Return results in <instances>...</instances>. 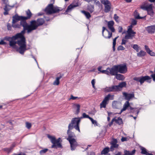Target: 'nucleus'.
I'll return each mask as SVG.
<instances>
[{"mask_svg":"<svg viewBox=\"0 0 155 155\" xmlns=\"http://www.w3.org/2000/svg\"><path fill=\"white\" fill-rule=\"evenodd\" d=\"M81 120L78 118L75 117L73 118L71 121V122L69 124L68 126V130H67V134L68 135V138L67 140L73 139L72 137L75 136L74 133L72 132L70 130L74 128L78 130L79 132H80L79 129V123Z\"/></svg>","mask_w":155,"mask_h":155,"instance_id":"nucleus-2","label":"nucleus"},{"mask_svg":"<svg viewBox=\"0 0 155 155\" xmlns=\"http://www.w3.org/2000/svg\"><path fill=\"white\" fill-rule=\"evenodd\" d=\"M58 77H56V80L53 82V84L54 85H59L60 82V79L63 76V74L58 73L57 74Z\"/></svg>","mask_w":155,"mask_h":155,"instance_id":"nucleus-18","label":"nucleus"},{"mask_svg":"<svg viewBox=\"0 0 155 155\" xmlns=\"http://www.w3.org/2000/svg\"><path fill=\"white\" fill-rule=\"evenodd\" d=\"M111 146L114 147V148H117L118 147V144H111Z\"/></svg>","mask_w":155,"mask_h":155,"instance_id":"nucleus-52","label":"nucleus"},{"mask_svg":"<svg viewBox=\"0 0 155 155\" xmlns=\"http://www.w3.org/2000/svg\"><path fill=\"white\" fill-rule=\"evenodd\" d=\"M130 106L129 101H127L124 104L123 108L121 110L120 112L118 114H120L123 111L126 110L127 107H130Z\"/></svg>","mask_w":155,"mask_h":155,"instance_id":"nucleus-23","label":"nucleus"},{"mask_svg":"<svg viewBox=\"0 0 155 155\" xmlns=\"http://www.w3.org/2000/svg\"><path fill=\"white\" fill-rule=\"evenodd\" d=\"M44 22V20L43 18L38 19L37 21H32L30 22V25L27 26V31L29 33L32 31L36 29L38 26L42 25Z\"/></svg>","mask_w":155,"mask_h":155,"instance_id":"nucleus-4","label":"nucleus"},{"mask_svg":"<svg viewBox=\"0 0 155 155\" xmlns=\"http://www.w3.org/2000/svg\"><path fill=\"white\" fill-rule=\"evenodd\" d=\"M48 150V149H44L41 150L40 151L39 153L40 154H42L45 153Z\"/></svg>","mask_w":155,"mask_h":155,"instance_id":"nucleus-42","label":"nucleus"},{"mask_svg":"<svg viewBox=\"0 0 155 155\" xmlns=\"http://www.w3.org/2000/svg\"><path fill=\"white\" fill-rule=\"evenodd\" d=\"M117 140L116 139H114L113 141L111 142L110 144H117Z\"/></svg>","mask_w":155,"mask_h":155,"instance_id":"nucleus-50","label":"nucleus"},{"mask_svg":"<svg viewBox=\"0 0 155 155\" xmlns=\"http://www.w3.org/2000/svg\"><path fill=\"white\" fill-rule=\"evenodd\" d=\"M21 25L18 24H16V23H12V26L14 28H20Z\"/></svg>","mask_w":155,"mask_h":155,"instance_id":"nucleus-41","label":"nucleus"},{"mask_svg":"<svg viewBox=\"0 0 155 155\" xmlns=\"http://www.w3.org/2000/svg\"><path fill=\"white\" fill-rule=\"evenodd\" d=\"M0 42L1 45H5L6 44L3 40H1Z\"/></svg>","mask_w":155,"mask_h":155,"instance_id":"nucleus-61","label":"nucleus"},{"mask_svg":"<svg viewBox=\"0 0 155 155\" xmlns=\"http://www.w3.org/2000/svg\"><path fill=\"white\" fill-rule=\"evenodd\" d=\"M136 150H133L132 151L125 150L124 151V154L121 155L122 153L121 152H118L117 153L115 154V155H133L135 153Z\"/></svg>","mask_w":155,"mask_h":155,"instance_id":"nucleus-15","label":"nucleus"},{"mask_svg":"<svg viewBox=\"0 0 155 155\" xmlns=\"http://www.w3.org/2000/svg\"><path fill=\"white\" fill-rule=\"evenodd\" d=\"M134 16L135 18L136 19H142L143 17H140L139 16V14L136 11H135L134 13Z\"/></svg>","mask_w":155,"mask_h":155,"instance_id":"nucleus-35","label":"nucleus"},{"mask_svg":"<svg viewBox=\"0 0 155 155\" xmlns=\"http://www.w3.org/2000/svg\"><path fill=\"white\" fill-rule=\"evenodd\" d=\"M137 108H133L131 106H130V109L128 110L129 111L130 113H135L137 115L139 112V110H137Z\"/></svg>","mask_w":155,"mask_h":155,"instance_id":"nucleus-22","label":"nucleus"},{"mask_svg":"<svg viewBox=\"0 0 155 155\" xmlns=\"http://www.w3.org/2000/svg\"><path fill=\"white\" fill-rule=\"evenodd\" d=\"M13 147H10L9 148H5L3 149V150L4 151H6V152L8 153H9L12 151V150Z\"/></svg>","mask_w":155,"mask_h":155,"instance_id":"nucleus-39","label":"nucleus"},{"mask_svg":"<svg viewBox=\"0 0 155 155\" xmlns=\"http://www.w3.org/2000/svg\"><path fill=\"white\" fill-rule=\"evenodd\" d=\"M114 119L115 123L118 125H121L123 124L122 119L120 117H118L117 119H116L115 118H114Z\"/></svg>","mask_w":155,"mask_h":155,"instance_id":"nucleus-26","label":"nucleus"},{"mask_svg":"<svg viewBox=\"0 0 155 155\" xmlns=\"http://www.w3.org/2000/svg\"><path fill=\"white\" fill-rule=\"evenodd\" d=\"M21 20L20 24L24 28V33L25 30H27L28 25L26 21L24 20V16H19L17 14L15 15L12 17V23H16L17 21Z\"/></svg>","mask_w":155,"mask_h":155,"instance_id":"nucleus-6","label":"nucleus"},{"mask_svg":"<svg viewBox=\"0 0 155 155\" xmlns=\"http://www.w3.org/2000/svg\"><path fill=\"white\" fill-rule=\"evenodd\" d=\"M126 42V40H124V39H123L122 40V42L121 43L122 45H124L125 44Z\"/></svg>","mask_w":155,"mask_h":155,"instance_id":"nucleus-62","label":"nucleus"},{"mask_svg":"<svg viewBox=\"0 0 155 155\" xmlns=\"http://www.w3.org/2000/svg\"><path fill=\"white\" fill-rule=\"evenodd\" d=\"M76 6V5L71 4L68 7L66 12H70L74 7Z\"/></svg>","mask_w":155,"mask_h":155,"instance_id":"nucleus-27","label":"nucleus"},{"mask_svg":"<svg viewBox=\"0 0 155 155\" xmlns=\"http://www.w3.org/2000/svg\"><path fill=\"white\" fill-rule=\"evenodd\" d=\"M73 106L76 109V111L75 114H78L80 112V105L79 104H74Z\"/></svg>","mask_w":155,"mask_h":155,"instance_id":"nucleus-25","label":"nucleus"},{"mask_svg":"<svg viewBox=\"0 0 155 155\" xmlns=\"http://www.w3.org/2000/svg\"><path fill=\"white\" fill-rule=\"evenodd\" d=\"M115 148H114V147H112L111 146L110 149V150L111 151H113L114 150Z\"/></svg>","mask_w":155,"mask_h":155,"instance_id":"nucleus-63","label":"nucleus"},{"mask_svg":"<svg viewBox=\"0 0 155 155\" xmlns=\"http://www.w3.org/2000/svg\"><path fill=\"white\" fill-rule=\"evenodd\" d=\"M10 7L11 8H13L14 7V6H10L8 5H5V6L4 8V10H7V11H9V10L10 9V8H9L8 7Z\"/></svg>","mask_w":155,"mask_h":155,"instance_id":"nucleus-43","label":"nucleus"},{"mask_svg":"<svg viewBox=\"0 0 155 155\" xmlns=\"http://www.w3.org/2000/svg\"><path fill=\"white\" fill-rule=\"evenodd\" d=\"M95 4L99 7L101 5V4L99 1H97L95 2Z\"/></svg>","mask_w":155,"mask_h":155,"instance_id":"nucleus-58","label":"nucleus"},{"mask_svg":"<svg viewBox=\"0 0 155 155\" xmlns=\"http://www.w3.org/2000/svg\"><path fill=\"white\" fill-rule=\"evenodd\" d=\"M26 13L27 15V16H24V18L25 21L27 19H30L32 15L29 9H28L27 11H26Z\"/></svg>","mask_w":155,"mask_h":155,"instance_id":"nucleus-24","label":"nucleus"},{"mask_svg":"<svg viewBox=\"0 0 155 155\" xmlns=\"http://www.w3.org/2000/svg\"><path fill=\"white\" fill-rule=\"evenodd\" d=\"M114 95H111L109 94H107L104 98L102 102L100 104V107L105 108L106 105L107 104V102L109 99L110 100H113L114 99Z\"/></svg>","mask_w":155,"mask_h":155,"instance_id":"nucleus-10","label":"nucleus"},{"mask_svg":"<svg viewBox=\"0 0 155 155\" xmlns=\"http://www.w3.org/2000/svg\"><path fill=\"white\" fill-rule=\"evenodd\" d=\"M87 9L91 13H92L94 10V7L92 5H89L87 7Z\"/></svg>","mask_w":155,"mask_h":155,"instance_id":"nucleus-36","label":"nucleus"},{"mask_svg":"<svg viewBox=\"0 0 155 155\" xmlns=\"http://www.w3.org/2000/svg\"><path fill=\"white\" fill-rule=\"evenodd\" d=\"M114 24V22L112 21H110L107 23L108 27L109 28L112 32H114L115 31V29L113 27Z\"/></svg>","mask_w":155,"mask_h":155,"instance_id":"nucleus-19","label":"nucleus"},{"mask_svg":"<svg viewBox=\"0 0 155 155\" xmlns=\"http://www.w3.org/2000/svg\"><path fill=\"white\" fill-rule=\"evenodd\" d=\"M102 34L106 38L110 39L112 36V33L106 29L104 27H103L102 28Z\"/></svg>","mask_w":155,"mask_h":155,"instance_id":"nucleus-12","label":"nucleus"},{"mask_svg":"<svg viewBox=\"0 0 155 155\" xmlns=\"http://www.w3.org/2000/svg\"><path fill=\"white\" fill-rule=\"evenodd\" d=\"M134 80L138 82H140V80H141V77H135L133 79Z\"/></svg>","mask_w":155,"mask_h":155,"instance_id":"nucleus-46","label":"nucleus"},{"mask_svg":"<svg viewBox=\"0 0 155 155\" xmlns=\"http://www.w3.org/2000/svg\"><path fill=\"white\" fill-rule=\"evenodd\" d=\"M123 95L125 97L126 99L128 100L127 101H128L131 98L134 97V93L128 94L126 92H123Z\"/></svg>","mask_w":155,"mask_h":155,"instance_id":"nucleus-17","label":"nucleus"},{"mask_svg":"<svg viewBox=\"0 0 155 155\" xmlns=\"http://www.w3.org/2000/svg\"><path fill=\"white\" fill-rule=\"evenodd\" d=\"M137 23V21L135 20L132 19L131 25L128 27L127 30V34L125 36V38L126 39H132L136 33L133 31L132 28L133 25H136Z\"/></svg>","mask_w":155,"mask_h":155,"instance_id":"nucleus-5","label":"nucleus"},{"mask_svg":"<svg viewBox=\"0 0 155 155\" xmlns=\"http://www.w3.org/2000/svg\"><path fill=\"white\" fill-rule=\"evenodd\" d=\"M71 145V150H75L76 147L78 146V143L75 139L68 140Z\"/></svg>","mask_w":155,"mask_h":155,"instance_id":"nucleus-13","label":"nucleus"},{"mask_svg":"<svg viewBox=\"0 0 155 155\" xmlns=\"http://www.w3.org/2000/svg\"><path fill=\"white\" fill-rule=\"evenodd\" d=\"M145 3L144 4L141 5L140 8L143 10L147 11L148 14L153 16L154 14V12L152 9V5L151 4L147 5Z\"/></svg>","mask_w":155,"mask_h":155,"instance_id":"nucleus-9","label":"nucleus"},{"mask_svg":"<svg viewBox=\"0 0 155 155\" xmlns=\"http://www.w3.org/2000/svg\"><path fill=\"white\" fill-rule=\"evenodd\" d=\"M116 78L118 80H122L124 79V76L123 75L117 74L116 75Z\"/></svg>","mask_w":155,"mask_h":155,"instance_id":"nucleus-30","label":"nucleus"},{"mask_svg":"<svg viewBox=\"0 0 155 155\" xmlns=\"http://www.w3.org/2000/svg\"><path fill=\"white\" fill-rule=\"evenodd\" d=\"M133 48L136 50L137 52H138L139 51V47L137 45H134L133 46Z\"/></svg>","mask_w":155,"mask_h":155,"instance_id":"nucleus-44","label":"nucleus"},{"mask_svg":"<svg viewBox=\"0 0 155 155\" xmlns=\"http://www.w3.org/2000/svg\"><path fill=\"white\" fill-rule=\"evenodd\" d=\"M122 142H124L127 140V138L126 137H122L121 139Z\"/></svg>","mask_w":155,"mask_h":155,"instance_id":"nucleus-55","label":"nucleus"},{"mask_svg":"<svg viewBox=\"0 0 155 155\" xmlns=\"http://www.w3.org/2000/svg\"><path fill=\"white\" fill-rule=\"evenodd\" d=\"M24 33V30H23L12 37L5 38V40L9 41V45L11 47L18 49L19 52L21 54H23L24 52L28 49L26 48L25 39L23 35Z\"/></svg>","mask_w":155,"mask_h":155,"instance_id":"nucleus-1","label":"nucleus"},{"mask_svg":"<svg viewBox=\"0 0 155 155\" xmlns=\"http://www.w3.org/2000/svg\"><path fill=\"white\" fill-rule=\"evenodd\" d=\"M110 68H107L106 70H105L104 71V74H107V75H109V69Z\"/></svg>","mask_w":155,"mask_h":155,"instance_id":"nucleus-53","label":"nucleus"},{"mask_svg":"<svg viewBox=\"0 0 155 155\" xmlns=\"http://www.w3.org/2000/svg\"><path fill=\"white\" fill-rule=\"evenodd\" d=\"M118 32L119 33H121L122 32V31L123 30V28L122 27L120 26H119L118 28Z\"/></svg>","mask_w":155,"mask_h":155,"instance_id":"nucleus-54","label":"nucleus"},{"mask_svg":"<svg viewBox=\"0 0 155 155\" xmlns=\"http://www.w3.org/2000/svg\"><path fill=\"white\" fill-rule=\"evenodd\" d=\"M81 12L85 15L87 18L88 19H89V18L91 17V15L88 12H86L84 11H82Z\"/></svg>","mask_w":155,"mask_h":155,"instance_id":"nucleus-29","label":"nucleus"},{"mask_svg":"<svg viewBox=\"0 0 155 155\" xmlns=\"http://www.w3.org/2000/svg\"><path fill=\"white\" fill-rule=\"evenodd\" d=\"M115 69H118V72L124 74L127 71V68H116Z\"/></svg>","mask_w":155,"mask_h":155,"instance_id":"nucleus-32","label":"nucleus"},{"mask_svg":"<svg viewBox=\"0 0 155 155\" xmlns=\"http://www.w3.org/2000/svg\"><path fill=\"white\" fill-rule=\"evenodd\" d=\"M119 103L117 101H114L112 102V107L114 108H118Z\"/></svg>","mask_w":155,"mask_h":155,"instance_id":"nucleus-28","label":"nucleus"},{"mask_svg":"<svg viewBox=\"0 0 155 155\" xmlns=\"http://www.w3.org/2000/svg\"><path fill=\"white\" fill-rule=\"evenodd\" d=\"M7 28L8 30H11L12 28V27L11 25L8 23L7 25Z\"/></svg>","mask_w":155,"mask_h":155,"instance_id":"nucleus-56","label":"nucleus"},{"mask_svg":"<svg viewBox=\"0 0 155 155\" xmlns=\"http://www.w3.org/2000/svg\"><path fill=\"white\" fill-rule=\"evenodd\" d=\"M90 120L91 121L92 123L95 125L96 126H99L100 125L96 120H94L92 118H91L90 119Z\"/></svg>","mask_w":155,"mask_h":155,"instance_id":"nucleus-40","label":"nucleus"},{"mask_svg":"<svg viewBox=\"0 0 155 155\" xmlns=\"http://www.w3.org/2000/svg\"><path fill=\"white\" fill-rule=\"evenodd\" d=\"M47 136L50 139L51 142L53 144L51 147L52 148H62V146L60 142L61 139L60 138L56 139L54 137L51 136L49 134H47Z\"/></svg>","mask_w":155,"mask_h":155,"instance_id":"nucleus-7","label":"nucleus"},{"mask_svg":"<svg viewBox=\"0 0 155 155\" xmlns=\"http://www.w3.org/2000/svg\"><path fill=\"white\" fill-rule=\"evenodd\" d=\"M115 69L110 68L109 69V75L111 74V75H116L118 72V69Z\"/></svg>","mask_w":155,"mask_h":155,"instance_id":"nucleus-20","label":"nucleus"},{"mask_svg":"<svg viewBox=\"0 0 155 155\" xmlns=\"http://www.w3.org/2000/svg\"><path fill=\"white\" fill-rule=\"evenodd\" d=\"M151 76L153 78V80L155 81V74H153L151 75Z\"/></svg>","mask_w":155,"mask_h":155,"instance_id":"nucleus-59","label":"nucleus"},{"mask_svg":"<svg viewBox=\"0 0 155 155\" xmlns=\"http://www.w3.org/2000/svg\"><path fill=\"white\" fill-rule=\"evenodd\" d=\"M79 98L77 97H74L73 95H71L69 100L72 99L73 100H75L77 99H79Z\"/></svg>","mask_w":155,"mask_h":155,"instance_id":"nucleus-48","label":"nucleus"},{"mask_svg":"<svg viewBox=\"0 0 155 155\" xmlns=\"http://www.w3.org/2000/svg\"><path fill=\"white\" fill-rule=\"evenodd\" d=\"M101 2L105 5L104 12H108L110 11V3L107 0H101Z\"/></svg>","mask_w":155,"mask_h":155,"instance_id":"nucleus-11","label":"nucleus"},{"mask_svg":"<svg viewBox=\"0 0 155 155\" xmlns=\"http://www.w3.org/2000/svg\"><path fill=\"white\" fill-rule=\"evenodd\" d=\"M127 84L123 81L119 84L118 85H112L110 86L106 87L103 88V91L105 93L110 92H117L121 91L123 87H126Z\"/></svg>","mask_w":155,"mask_h":155,"instance_id":"nucleus-3","label":"nucleus"},{"mask_svg":"<svg viewBox=\"0 0 155 155\" xmlns=\"http://www.w3.org/2000/svg\"><path fill=\"white\" fill-rule=\"evenodd\" d=\"M146 54V52L143 51H141L137 53V55L138 57H142L145 56Z\"/></svg>","mask_w":155,"mask_h":155,"instance_id":"nucleus-34","label":"nucleus"},{"mask_svg":"<svg viewBox=\"0 0 155 155\" xmlns=\"http://www.w3.org/2000/svg\"><path fill=\"white\" fill-rule=\"evenodd\" d=\"M127 66L125 63H124L118 65H115L114 66L113 68H126Z\"/></svg>","mask_w":155,"mask_h":155,"instance_id":"nucleus-31","label":"nucleus"},{"mask_svg":"<svg viewBox=\"0 0 155 155\" xmlns=\"http://www.w3.org/2000/svg\"><path fill=\"white\" fill-rule=\"evenodd\" d=\"M114 121V118L111 121L109 124V126L110 127L113 124V123Z\"/></svg>","mask_w":155,"mask_h":155,"instance_id":"nucleus-57","label":"nucleus"},{"mask_svg":"<svg viewBox=\"0 0 155 155\" xmlns=\"http://www.w3.org/2000/svg\"><path fill=\"white\" fill-rule=\"evenodd\" d=\"M141 153L142 154H144L146 155L148 153L146 149L144 147H141Z\"/></svg>","mask_w":155,"mask_h":155,"instance_id":"nucleus-38","label":"nucleus"},{"mask_svg":"<svg viewBox=\"0 0 155 155\" xmlns=\"http://www.w3.org/2000/svg\"><path fill=\"white\" fill-rule=\"evenodd\" d=\"M60 11L58 7L54 6L52 4L49 5L45 9L47 14L48 15L57 13Z\"/></svg>","mask_w":155,"mask_h":155,"instance_id":"nucleus-8","label":"nucleus"},{"mask_svg":"<svg viewBox=\"0 0 155 155\" xmlns=\"http://www.w3.org/2000/svg\"><path fill=\"white\" fill-rule=\"evenodd\" d=\"M110 151V149L109 147H106L104 148L101 151V154H106Z\"/></svg>","mask_w":155,"mask_h":155,"instance_id":"nucleus-33","label":"nucleus"},{"mask_svg":"<svg viewBox=\"0 0 155 155\" xmlns=\"http://www.w3.org/2000/svg\"><path fill=\"white\" fill-rule=\"evenodd\" d=\"M5 12H4V15H6L8 14V11L5 10Z\"/></svg>","mask_w":155,"mask_h":155,"instance_id":"nucleus-64","label":"nucleus"},{"mask_svg":"<svg viewBox=\"0 0 155 155\" xmlns=\"http://www.w3.org/2000/svg\"><path fill=\"white\" fill-rule=\"evenodd\" d=\"M3 2L4 3V4H5L6 5H7V4L8 2V0H2Z\"/></svg>","mask_w":155,"mask_h":155,"instance_id":"nucleus-60","label":"nucleus"},{"mask_svg":"<svg viewBox=\"0 0 155 155\" xmlns=\"http://www.w3.org/2000/svg\"><path fill=\"white\" fill-rule=\"evenodd\" d=\"M102 68H97L98 71L99 72H97V73H96V74H97H97H99L100 73H101L102 74H104L105 70H102Z\"/></svg>","mask_w":155,"mask_h":155,"instance_id":"nucleus-47","label":"nucleus"},{"mask_svg":"<svg viewBox=\"0 0 155 155\" xmlns=\"http://www.w3.org/2000/svg\"><path fill=\"white\" fill-rule=\"evenodd\" d=\"M80 120V118H87L89 119L90 120L91 119V117H89V116L86 114L85 113H84L82 114V116L80 118H79Z\"/></svg>","mask_w":155,"mask_h":155,"instance_id":"nucleus-37","label":"nucleus"},{"mask_svg":"<svg viewBox=\"0 0 155 155\" xmlns=\"http://www.w3.org/2000/svg\"><path fill=\"white\" fill-rule=\"evenodd\" d=\"M144 47L146 51L148 54L151 56H155V53L150 50L147 46L145 45Z\"/></svg>","mask_w":155,"mask_h":155,"instance_id":"nucleus-21","label":"nucleus"},{"mask_svg":"<svg viewBox=\"0 0 155 155\" xmlns=\"http://www.w3.org/2000/svg\"><path fill=\"white\" fill-rule=\"evenodd\" d=\"M114 19L117 22H118V16L116 14H114Z\"/></svg>","mask_w":155,"mask_h":155,"instance_id":"nucleus-51","label":"nucleus"},{"mask_svg":"<svg viewBox=\"0 0 155 155\" xmlns=\"http://www.w3.org/2000/svg\"><path fill=\"white\" fill-rule=\"evenodd\" d=\"M140 81V84H142L145 81L150 83L151 81V78L148 76H142L141 77V80Z\"/></svg>","mask_w":155,"mask_h":155,"instance_id":"nucleus-14","label":"nucleus"},{"mask_svg":"<svg viewBox=\"0 0 155 155\" xmlns=\"http://www.w3.org/2000/svg\"><path fill=\"white\" fill-rule=\"evenodd\" d=\"M146 31L150 34L153 33L155 31V25H152L147 27L146 28Z\"/></svg>","mask_w":155,"mask_h":155,"instance_id":"nucleus-16","label":"nucleus"},{"mask_svg":"<svg viewBox=\"0 0 155 155\" xmlns=\"http://www.w3.org/2000/svg\"><path fill=\"white\" fill-rule=\"evenodd\" d=\"M125 49V48L122 45L119 46L117 48V50L119 51L123 50Z\"/></svg>","mask_w":155,"mask_h":155,"instance_id":"nucleus-49","label":"nucleus"},{"mask_svg":"<svg viewBox=\"0 0 155 155\" xmlns=\"http://www.w3.org/2000/svg\"><path fill=\"white\" fill-rule=\"evenodd\" d=\"M31 126V123L26 122V127L28 129H30Z\"/></svg>","mask_w":155,"mask_h":155,"instance_id":"nucleus-45","label":"nucleus"}]
</instances>
